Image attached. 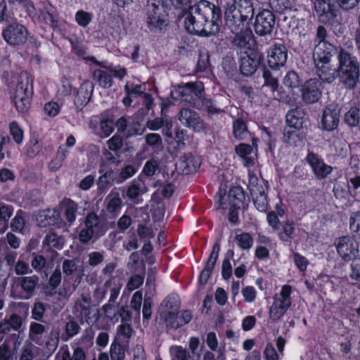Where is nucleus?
<instances>
[{
  "label": "nucleus",
  "mask_w": 360,
  "mask_h": 360,
  "mask_svg": "<svg viewBox=\"0 0 360 360\" xmlns=\"http://www.w3.org/2000/svg\"><path fill=\"white\" fill-rule=\"evenodd\" d=\"M220 9L213 4L201 0L189 6L185 13L184 26L188 32L202 37L215 34L219 30Z\"/></svg>",
  "instance_id": "nucleus-1"
},
{
  "label": "nucleus",
  "mask_w": 360,
  "mask_h": 360,
  "mask_svg": "<svg viewBox=\"0 0 360 360\" xmlns=\"http://www.w3.org/2000/svg\"><path fill=\"white\" fill-rule=\"evenodd\" d=\"M226 25L231 32L244 30L250 26L254 15V8L250 0L229 1L224 11Z\"/></svg>",
  "instance_id": "nucleus-2"
},
{
  "label": "nucleus",
  "mask_w": 360,
  "mask_h": 360,
  "mask_svg": "<svg viewBox=\"0 0 360 360\" xmlns=\"http://www.w3.org/2000/svg\"><path fill=\"white\" fill-rule=\"evenodd\" d=\"M32 94V79L27 72H22L18 77L13 96L18 111L25 112L28 110Z\"/></svg>",
  "instance_id": "nucleus-3"
},
{
  "label": "nucleus",
  "mask_w": 360,
  "mask_h": 360,
  "mask_svg": "<svg viewBox=\"0 0 360 360\" xmlns=\"http://www.w3.org/2000/svg\"><path fill=\"white\" fill-rule=\"evenodd\" d=\"M339 71L342 81L348 88L355 86L359 75L357 61L344 49H341L338 56Z\"/></svg>",
  "instance_id": "nucleus-4"
},
{
  "label": "nucleus",
  "mask_w": 360,
  "mask_h": 360,
  "mask_svg": "<svg viewBox=\"0 0 360 360\" xmlns=\"http://www.w3.org/2000/svg\"><path fill=\"white\" fill-rule=\"evenodd\" d=\"M292 287L284 285L280 292L273 297V303L269 310V319L272 321H279L287 312L291 305Z\"/></svg>",
  "instance_id": "nucleus-5"
},
{
  "label": "nucleus",
  "mask_w": 360,
  "mask_h": 360,
  "mask_svg": "<svg viewBox=\"0 0 360 360\" xmlns=\"http://www.w3.org/2000/svg\"><path fill=\"white\" fill-rule=\"evenodd\" d=\"M201 83H187L184 86H179L171 91V96L174 100H181L196 106L195 98H200L202 93Z\"/></svg>",
  "instance_id": "nucleus-6"
},
{
  "label": "nucleus",
  "mask_w": 360,
  "mask_h": 360,
  "mask_svg": "<svg viewBox=\"0 0 360 360\" xmlns=\"http://www.w3.org/2000/svg\"><path fill=\"white\" fill-rule=\"evenodd\" d=\"M103 235L100 224V219L95 213H89L84 221V227L79 233V240L82 243H87L93 238Z\"/></svg>",
  "instance_id": "nucleus-7"
},
{
  "label": "nucleus",
  "mask_w": 360,
  "mask_h": 360,
  "mask_svg": "<svg viewBox=\"0 0 360 360\" xmlns=\"http://www.w3.org/2000/svg\"><path fill=\"white\" fill-rule=\"evenodd\" d=\"M334 245L338 255L345 262L356 259L359 247L352 237L348 236L340 237L335 240Z\"/></svg>",
  "instance_id": "nucleus-8"
},
{
  "label": "nucleus",
  "mask_w": 360,
  "mask_h": 360,
  "mask_svg": "<svg viewBox=\"0 0 360 360\" xmlns=\"http://www.w3.org/2000/svg\"><path fill=\"white\" fill-rule=\"evenodd\" d=\"M4 39L11 46H19L26 42L28 32L25 27L18 22L10 24L3 30Z\"/></svg>",
  "instance_id": "nucleus-9"
},
{
  "label": "nucleus",
  "mask_w": 360,
  "mask_h": 360,
  "mask_svg": "<svg viewBox=\"0 0 360 360\" xmlns=\"http://www.w3.org/2000/svg\"><path fill=\"white\" fill-rule=\"evenodd\" d=\"M146 11V22L151 31L157 32L166 26V20L162 14V8L153 0L148 1Z\"/></svg>",
  "instance_id": "nucleus-10"
},
{
  "label": "nucleus",
  "mask_w": 360,
  "mask_h": 360,
  "mask_svg": "<svg viewBox=\"0 0 360 360\" xmlns=\"http://www.w3.org/2000/svg\"><path fill=\"white\" fill-rule=\"evenodd\" d=\"M275 25V16L268 9L260 10L255 17V31L259 36H265L272 32Z\"/></svg>",
  "instance_id": "nucleus-11"
},
{
  "label": "nucleus",
  "mask_w": 360,
  "mask_h": 360,
  "mask_svg": "<svg viewBox=\"0 0 360 360\" xmlns=\"http://www.w3.org/2000/svg\"><path fill=\"white\" fill-rule=\"evenodd\" d=\"M301 83L302 81L297 72L295 71L287 72L283 79V86L284 88L288 89L289 93L292 95L291 96H287L286 98L281 96L279 99L288 103L290 105H295L299 97L298 91H300Z\"/></svg>",
  "instance_id": "nucleus-12"
},
{
  "label": "nucleus",
  "mask_w": 360,
  "mask_h": 360,
  "mask_svg": "<svg viewBox=\"0 0 360 360\" xmlns=\"http://www.w3.org/2000/svg\"><path fill=\"white\" fill-rule=\"evenodd\" d=\"M305 160L318 179L327 178L333 170V167L326 164L321 156L313 152H309Z\"/></svg>",
  "instance_id": "nucleus-13"
},
{
  "label": "nucleus",
  "mask_w": 360,
  "mask_h": 360,
  "mask_svg": "<svg viewBox=\"0 0 360 360\" xmlns=\"http://www.w3.org/2000/svg\"><path fill=\"white\" fill-rule=\"evenodd\" d=\"M340 110L338 106L330 105L324 108L321 119V128L330 131L337 129L340 122Z\"/></svg>",
  "instance_id": "nucleus-14"
},
{
  "label": "nucleus",
  "mask_w": 360,
  "mask_h": 360,
  "mask_svg": "<svg viewBox=\"0 0 360 360\" xmlns=\"http://www.w3.org/2000/svg\"><path fill=\"white\" fill-rule=\"evenodd\" d=\"M245 199V194L242 188L236 186L231 188L228 194L220 196L219 207L222 210L231 207H240Z\"/></svg>",
  "instance_id": "nucleus-15"
},
{
  "label": "nucleus",
  "mask_w": 360,
  "mask_h": 360,
  "mask_svg": "<svg viewBox=\"0 0 360 360\" xmlns=\"http://www.w3.org/2000/svg\"><path fill=\"white\" fill-rule=\"evenodd\" d=\"M287 58L288 51L283 44H275L268 51L267 63L272 69H278L283 66Z\"/></svg>",
  "instance_id": "nucleus-16"
},
{
  "label": "nucleus",
  "mask_w": 360,
  "mask_h": 360,
  "mask_svg": "<svg viewBox=\"0 0 360 360\" xmlns=\"http://www.w3.org/2000/svg\"><path fill=\"white\" fill-rule=\"evenodd\" d=\"M321 94V83L316 79L307 80L302 88V98L307 103L319 101Z\"/></svg>",
  "instance_id": "nucleus-17"
},
{
  "label": "nucleus",
  "mask_w": 360,
  "mask_h": 360,
  "mask_svg": "<svg viewBox=\"0 0 360 360\" xmlns=\"http://www.w3.org/2000/svg\"><path fill=\"white\" fill-rule=\"evenodd\" d=\"M193 319V314L190 311H181L179 314L176 311H167L164 318L167 328H179L188 323Z\"/></svg>",
  "instance_id": "nucleus-18"
},
{
  "label": "nucleus",
  "mask_w": 360,
  "mask_h": 360,
  "mask_svg": "<svg viewBox=\"0 0 360 360\" xmlns=\"http://www.w3.org/2000/svg\"><path fill=\"white\" fill-rule=\"evenodd\" d=\"M335 47L327 41L318 42L313 51V59L315 65L330 62Z\"/></svg>",
  "instance_id": "nucleus-19"
},
{
  "label": "nucleus",
  "mask_w": 360,
  "mask_h": 360,
  "mask_svg": "<svg viewBox=\"0 0 360 360\" xmlns=\"http://www.w3.org/2000/svg\"><path fill=\"white\" fill-rule=\"evenodd\" d=\"M179 121L186 127L195 131H200L204 129V123L195 111L183 108L179 113Z\"/></svg>",
  "instance_id": "nucleus-20"
},
{
  "label": "nucleus",
  "mask_w": 360,
  "mask_h": 360,
  "mask_svg": "<svg viewBox=\"0 0 360 360\" xmlns=\"http://www.w3.org/2000/svg\"><path fill=\"white\" fill-rule=\"evenodd\" d=\"M260 58L256 53H245L241 56L240 70L243 75L251 76L257 69Z\"/></svg>",
  "instance_id": "nucleus-21"
},
{
  "label": "nucleus",
  "mask_w": 360,
  "mask_h": 360,
  "mask_svg": "<svg viewBox=\"0 0 360 360\" xmlns=\"http://www.w3.org/2000/svg\"><path fill=\"white\" fill-rule=\"evenodd\" d=\"M232 32L236 34L233 40V46L240 49L244 53H247V50L250 49L253 43L252 33L249 27L244 30Z\"/></svg>",
  "instance_id": "nucleus-22"
},
{
  "label": "nucleus",
  "mask_w": 360,
  "mask_h": 360,
  "mask_svg": "<svg viewBox=\"0 0 360 360\" xmlns=\"http://www.w3.org/2000/svg\"><path fill=\"white\" fill-rule=\"evenodd\" d=\"M235 150L236 154L243 160L245 167L250 168L255 164L257 154L251 146L246 143H240L236 147Z\"/></svg>",
  "instance_id": "nucleus-23"
},
{
  "label": "nucleus",
  "mask_w": 360,
  "mask_h": 360,
  "mask_svg": "<svg viewBox=\"0 0 360 360\" xmlns=\"http://www.w3.org/2000/svg\"><path fill=\"white\" fill-rule=\"evenodd\" d=\"M178 169L185 174H189L195 172L200 167L199 159L191 154L185 155L181 157L176 164Z\"/></svg>",
  "instance_id": "nucleus-24"
},
{
  "label": "nucleus",
  "mask_w": 360,
  "mask_h": 360,
  "mask_svg": "<svg viewBox=\"0 0 360 360\" xmlns=\"http://www.w3.org/2000/svg\"><path fill=\"white\" fill-rule=\"evenodd\" d=\"M219 250L220 248L218 244L216 243L213 245L212 252L207 259V264L200 275V282L201 283H205L207 281L217 260Z\"/></svg>",
  "instance_id": "nucleus-25"
},
{
  "label": "nucleus",
  "mask_w": 360,
  "mask_h": 360,
  "mask_svg": "<svg viewBox=\"0 0 360 360\" xmlns=\"http://www.w3.org/2000/svg\"><path fill=\"white\" fill-rule=\"evenodd\" d=\"M106 201L108 202V212L114 216H117L120 213L122 206V200L117 188H115L111 190L106 198Z\"/></svg>",
  "instance_id": "nucleus-26"
},
{
  "label": "nucleus",
  "mask_w": 360,
  "mask_h": 360,
  "mask_svg": "<svg viewBox=\"0 0 360 360\" xmlns=\"http://www.w3.org/2000/svg\"><path fill=\"white\" fill-rule=\"evenodd\" d=\"M94 91V84L89 80L84 81L77 91L75 102L80 105H84L89 101Z\"/></svg>",
  "instance_id": "nucleus-27"
},
{
  "label": "nucleus",
  "mask_w": 360,
  "mask_h": 360,
  "mask_svg": "<svg viewBox=\"0 0 360 360\" xmlns=\"http://www.w3.org/2000/svg\"><path fill=\"white\" fill-rule=\"evenodd\" d=\"M60 219V213L56 210H44L39 214L37 217L38 225L41 227L52 226L58 224Z\"/></svg>",
  "instance_id": "nucleus-28"
},
{
  "label": "nucleus",
  "mask_w": 360,
  "mask_h": 360,
  "mask_svg": "<svg viewBox=\"0 0 360 360\" xmlns=\"http://www.w3.org/2000/svg\"><path fill=\"white\" fill-rule=\"evenodd\" d=\"M145 184L139 180H134L129 186L127 191V196L135 203H139V197L147 192Z\"/></svg>",
  "instance_id": "nucleus-29"
},
{
  "label": "nucleus",
  "mask_w": 360,
  "mask_h": 360,
  "mask_svg": "<svg viewBox=\"0 0 360 360\" xmlns=\"http://www.w3.org/2000/svg\"><path fill=\"white\" fill-rule=\"evenodd\" d=\"M305 113L302 108H296L286 114V123L290 127L300 129L304 123Z\"/></svg>",
  "instance_id": "nucleus-30"
},
{
  "label": "nucleus",
  "mask_w": 360,
  "mask_h": 360,
  "mask_svg": "<svg viewBox=\"0 0 360 360\" xmlns=\"http://www.w3.org/2000/svg\"><path fill=\"white\" fill-rule=\"evenodd\" d=\"M22 324L20 316L17 314H12L8 318H5L0 323V333L7 334L11 330H18Z\"/></svg>",
  "instance_id": "nucleus-31"
},
{
  "label": "nucleus",
  "mask_w": 360,
  "mask_h": 360,
  "mask_svg": "<svg viewBox=\"0 0 360 360\" xmlns=\"http://www.w3.org/2000/svg\"><path fill=\"white\" fill-rule=\"evenodd\" d=\"M276 233L281 240L290 242L295 236V222L292 220L282 221L280 229Z\"/></svg>",
  "instance_id": "nucleus-32"
},
{
  "label": "nucleus",
  "mask_w": 360,
  "mask_h": 360,
  "mask_svg": "<svg viewBox=\"0 0 360 360\" xmlns=\"http://www.w3.org/2000/svg\"><path fill=\"white\" fill-rule=\"evenodd\" d=\"M94 79L98 82V85L104 89H108L113 84L112 76L108 68L106 70H96L93 73Z\"/></svg>",
  "instance_id": "nucleus-33"
},
{
  "label": "nucleus",
  "mask_w": 360,
  "mask_h": 360,
  "mask_svg": "<svg viewBox=\"0 0 360 360\" xmlns=\"http://www.w3.org/2000/svg\"><path fill=\"white\" fill-rule=\"evenodd\" d=\"M315 66L317 75L322 81L331 83L335 80L336 72L334 68H331L330 63L326 64L322 63Z\"/></svg>",
  "instance_id": "nucleus-34"
},
{
  "label": "nucleus",
  "mask_w": 360,
  "mask_h": 360,
  "mask_svg": "<svg viewBox=\"0 0 360 360\" xmlns=\"http://www.w3.org/2000/svg\"><path fill=\"white\" fill-rule=\"evenodd\" d=\"M46 331V328L45 326L32 322L30 326L29 338L36 344L41 345L43 343V336Z\"/></svg>",
  "instance_id": "nucleus-35"
},
{
  "label": "nucleus",
  "mask_w": 360,
  "mask_h": 360,
  "mask_svg": "<svg viewBox=\"0 0 360 360\" xmlns=\"http://www.w3.org/2000/svg\"><path fill=\"white\" fill-rule=\"evenodd\" d=\"M257 193H251L254 205L259 212H265L268 207V200L265 190L264 188H260V191Z\"/></svg>",
  "instance_id": "nucleus-36"
},
{
  "label": "nucleus",
  "mask_w": 360,
  "mask_h": 360,
  "mask_svg": "<svg viewBox=\"0 0 360 360\" xmlns=\"http://www.w3.org/2000/svg\"><path fill=\"white\" fill-rule=\"evenodd\" d=\"M162 306L165 308L162 316L165 317L167 311H176L180 307L179 297L176 294L169 295L162 302Z\"/></svg>",
  "instance_id": "nucleus-37"
},
{
  "label": "nucleus",
  "mask_w": 360,
  "mask_h": 360,
  "mask_svg": "<svg viewBox=\"0 0 360 360\" xmlns=\"http://www.w3.org/2000/svg\"><path fill=\"white\" fill-rule=\"evenodd\" d=\"M344 120L350 127L360 126V109L357 107L351 108L345 115Z\"/></svg>",
  "instance_id": "nucleus-38"
},
{
  "label": "nucleus",
  "mask_w": 360,
  "mask_h": 360,
  "mask_svg": "<svg viewBox=\"0 0 360 360\" xmlns=\"http://www.w3.org/2000/svg\"><path fill=\"white\" fill-rule=\"evenodd\" d=\"M64 215L67 221L72 224L76 219L77 205L72 200H68L63 203Z\"/></svg>",
  "instance_id": "nucleus-39"
},
{
  "label": "nucleus",
  "mask_w": 360,
  "mask_h": 360,
  "mask_svg": "<svg viewBox=\"0 0 360 360\" xmlns=\"http://www.w3.org/2000/svg\"><path fill=\"white\" fill-rule=\"evenodd\" d=\"M233 134L236 139L238 140L245 139L248 134V131L245 123L240 119H238L233 124Z\"/></svg>",
  "instance_id": "nucleus-40"
},
{
  "label": "nucleus",
  "mask_w": 360,
  "mask_h": 360,
  "mask_svg": "<svg viewBox=\"0 0 360 360\" xmlns=\"http://www.w3.org/2000/svg\"><path fill=\"white\" fill-rule=\"evenodd\" d=\"M25 212L22 210H18L16 212L15 216L11 222V228L12 231L20 233L23 231L25 225Z\"/></svg>",
  "instance_id": "nucleus-41"
},
{
  "label": "nucleus",
  "mask_w": 360,
  "mask_h": 360,
  "mask_svg": "<svg viewBox=\"0 0 360 360\" xmlns=\"http://www.w3.org/2000/svg\"><path fill=\"white\" fill-rule=\"evenodd\" d=\"M44 244L50 248L61 249L63 246V238L55 233H50L46 235Z\"/></svg>",
  "instance_id": "nucleus-42"
},
{
  "label": "nucleus",
  "mask_w": 360,
  "mask_h": 360,
  "mask_svg": "<svg viewBox=\"0 0 360 360\" xmlns=\"http://www.w3.org/2000/svg\"><path fill=\"white\" fill-rule=\"evenodd\" d=\"M238 245L243 250H249L252 247L253 238L248 233H242L236 236Z\"/></svg>",
  "instance_id": "nucleus-43"
},
{
  "label": "nucleus",
  "mask_w": 360,
  "mask_h": 360,
  "mask_svg": "<svg viewBox=\"0 0 360 360\" xmlns=\"http://www.w3.org/2000/svg\"><path fill=\"white\" fill-rule=\"evenodd\" d=\"M124 90L126 94L128 95L139 96L143 94H144L146 88L145 84H134L130 82H127L124 86Z\"/></svg>",
  "instance_id": "nucleus-44"
},
{
  "label": "nucleus",
  "mask_w": 360,
  "mask_h": 360,
  "mask_svg": "<svg viewBox=\"0 0 360 360\" xmlns=\"http://www.w3.org/2000/svg\"><path fill=\"white\" fill-rule=\"evenodd\" d=\"M115 181L114 172L112 171H107L99 177L98 181V188L100 190H105L111 186Z\"/></svg>",
  "instance_id": "nucleus-45"
},
{
  "label": "nucleus",
  "mask_w": 360,
  "mask_h": 360,
  "mask_svg": "<svg viewBox=\"0 0 360 360\" xmlns=\"http://www.w3.org/2000/svg\"><path fill=\"white\" fill-rule=\"evenodd\" d=\"M14 212L13 207L11 205L0 203V225L6 224L12 217Z\"/></svg>",
  "instance_id": "nucleus-46"
},
{
  "label": "nucleus",
  "mask_w": 360,
  "mask_h": 360,
  "mask_svg": "<svg viewBox=\"0 0 360 360\" xmlns=\"http://www.w3.org/2000/svg\"><path fill=\"white\" fill-rule=\"evenodd\" d=\"M263 77L264 83L262 87H269L270 91L274 94L278 86V80L276 78L272 76L271 73L269 70H264L263 72Z\"/></svg>",
  "instance_id": "nucleus-47"
},
{
  "label": "nucleus",
  "mask_w": 360,
  "mask_h": 360,
  "mask_svg": "<svg viewBox=\"0 0 360 360\" xmlns=\"http://www.w3.org/2000/svg\"><path fill=\"white\" fill-rule=\"evenodd\" d=\"M39 278L37 276H26L21 281L22 288L27 293H32L35 289Z\"/></svg>",
  "instance_id": "nucleus-48"
},
{
  "label": "nucleus",
  "mask_w": 360,
  "mask_h": 360,
  "mask_svg": "<svg viewBox=\"0 0 360 360\" xmlns=\"http://www.w3.org/2000/svg\"><path fill=\"white\" fill-rule=\"evenodd\" d=\"M319 19L324 23L335 25L339 22L338 12L330 7L329 11H327V12L319 17Z\"/></svg>",
  "instance_id": "nucleus-49"
},
{
  "label": "nucleus",
  "mask_w": 360,
  "mask_h": 360,
  "mask_svg": "<svg viewBox=\"0 0 360 360\" xmlns=\"http://www.w3.org/2000/svg\"><path fill=\"white\" fill-rule=\"evenodd\" d=\"M41 149V146L37 139H31L25 146V153L30 158L37 156Z\"/></svg>",
  "instance_id": "nucleus-50"
},
{
  "label": "nucleus",
  "mask_w": 360,
  "mask_h": 360,
  "mask_svg": "<svg viewBox=\"0 0 360 360\" xmlns=\"http://www.w3.org/2000/svg\"><path fill=\"white\" fill-rule=\"evenodd\" d=\"M170 353L177 360H190L191 358L189 352L181 346L171 347Z\"/></svg>",
  "instance_id": "nucleus-51"
},
{
  "label": "nucleus",
  "mask_w": 360,
  "mask_h": 360,
  "mask_svg": "<svg viewBox=\"0 0 360 360\" xmlns=\"http://www.w3.org/2000/svg\"><path fill=\"white\" fill-rule=\"evenodd\" d=\"M170 125V119L167 117H157L147 122V127L150 130L156 131L164 126Z\"/></svg>",
  "instance_id": "nucleus-52"
},
{
  "label": "nucleus",
  "mask_w": 360,
  "mask_h": 360,
  "mask_svg": "<svg viewBox=\"0 0 360 360\" xmlns=\"http://www.w3.org/2000/svg\"><path fill=\"white\" fill-rule=\"evenodd\" d=\"M93 14L84 11H78L75 14V20L77 24L83 27H86L92 20Z\"/></svg>",
  "instance_id": "nucleus-53"
},
{
  "label": "nucleus",
  "mask_w": 360,
  "mask_h": 360,
  "mask_svg": "<svg viewBox=\"0 0 360 360\" xmlns=\"http://www.w3.org/2000/svg\"><path fill=\"white\" fill-rule=\"evenodd\" d=\"M248 188L250 193H257V192L260 191V188H264L263 186L259 184L258 178L250 168H248Z\"/></svg>",
  "instance_id": "nucleus-54"
},
{
  "label": "nucleus",
  "mask_w": 360,
  "mask_h": 360,
  "mask_svg": "<svg viewBox=\"0 0 360 360\" xmlns=\"http://www.w3.org/2000/svg\"><path fill=\"white\" fill-rule=\"evenodd\" d=\"M39 19L51 27H56L58 25V20L56 16L46 8L41 10Z\"/></svg>",
  "instance_id": "nucleus-55"
},
{
  "label": "nucleus",
  "mask_w": 360,
  "mask_h": 360,
  "mask_svg": "<svg viewBox=\"0 0 360 360\" xmlns=\"http://www.w3.org/2000/svg\"><path fill=\"white\" fill-rule=\"evenodd\" d=\"M79 326L77 322L74 321H68L65 325V335L63 337V340L67 341L70 338L77 335L79 331Z\"/></svg>",
  "instance_id": "nucleus-56"
},
{
  "label": "nucleus",
  "mask_w": 360,
  "mask_h": 360,
  "mask_svg": "<svg viewBox=\"0 0 360 360\" xmlns=\"http://www.w3.org/2000/svg\"><path fill=\"white\" fill-rule=\"evenodd\" d=\"M137 172V169L133 165H127L122 169L120 178L116 180L117 184H121L124 181L133 176Z\"/></svg>",
  "instance_id": "nucleus-57"
},
{
  "label": "nucleus",
  "mask_w": 360,
  "mask_h": 360,
  "mask_svg": "<svg viewBox=\"0 0 360 360\" xmlns=\"http://www.w3.org/2000/svg\"><path fill=\"white\" fill-rule=\"evenodd\" d=\"M10 134L17 144L22 143L23 141V131L15 122L10 124Z\"/></svg>",
  "instance_id": "nucleus-58"
},
{
  "label": "nucleus",
  "mask_w": 360,
  "mask_h": 360,
  "mask_svg": "<svg viewBox=\"0 0 360 360\" xmlns=\"http://www.w3.org/2000/svg\"><path fill=\"white\" fill-rule=\"evenodd\" d=\"M117 331V337L119 338H122L127 340H129L133 334V329L129 323H126L118 326Z\"/></svg>",
  "instance_id": "nucleus-59"
},
{
  "label": "nucleus",
  "mask_w": 360,
  "mask_h": 360,
  "mask_svg": "<svg viewBox=\"0 0 360 360\" xmlns=\"http://www.w3.org/2000/svg\"><path fill=\"white\" fill-rule=\"evenodd\" d=\"M314 6L317 15L320 17L329 11L331 5L330 0H314Z\"/></svg>",
  "instance_id": "nucleus-60"
},
{
  "label": "nucleus",
  "mask_w": 360,
  "mask_h": 360,
  "mask_svg": "<svg viewBox=\"0 0 360 360\" xmlns=\"http://www.w3.org/2000/svg\"><path fill=\"white\" fill-rule=\"evenodd\" d=\"M137 233L140 238L150 239L155 236L153 229L146 224H139L137 227Z\"/></svg>",
  "instance_id": "nucleus-61"
},
{
  "label": "nucleus",
  "mask_w": 360,
  "mask_h": 360,
  "mask_svg": "<svg viewBox=\"0 0 360 360\" xmlns=\"http://www.w3.org/2000/svg\"><path fill=\"white\" fill-rule=\"evenodd\" d=\"M242 295L245 302H253L257 297V291L254 287L248 285L241 290Z\"/></svg>",
  "instance_id": "nucleus-62"
},
{
  "label": "nucleus",
  "mask_w": 360,
  "mask_h": 360,
  "mask_svg": "<svg viewBox=\"0 0 360 360\" xmlns=\"http://www.w3.org/2000/svg\"><path fill=\"white\" fill-rule=\"evenodd\" d=\"M110 356L112 360H124V352L122 347L118 344H112L110 347Z\"/></svg>",
  "instance_id": "nucleus-63"
},
{
  "label": "nucleus",
  "mask_w": 360,
  "mask_h": 360,
  "mask_svg": "<svg viewBox=\"0 0 360 360\" xmlns=\"http://www.w3.org/2000/svg\"><path fill=\"white\" fill-rule=\"evenodd\" d=\"M349 226L352 232L360 233V212H355L351 214Z\"/></svg>",
  "instance_id": "nucleus-64"
}]
</instances>
